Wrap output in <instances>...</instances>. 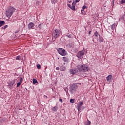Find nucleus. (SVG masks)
Instances as JSON below:
<instances>
[{
    "instance_id": "f257e3e1",
    "label": "nucleus",
    "mask_w": 125,
    "mask_h": 125,
    "mask_svg": "<svg viewBox=\"0 0 125 125\" xmlns=\"http://www.w3.org/2000/svg\"><path fill=\"white\" fill-rule=\"evenodd\" d=\"M77 69L79 72H82L83 73H84V72H87V71L89 70L88 66L85 64L78 65Z\"/></svg>"
},
{
    "instance_id": "f03ea898",
    "label": "nucleus",
    "mask_w": 125,
    "mask_h": 125,
    "mask_svg": "<svg viewBox=\"0 0 125 125\" xmlns=\"http://www.w3.org/2000/svg\"><path fill=\"white\" fill-rule=\"evenodd\" d=\"M14 11H15V8L12 6L9 7L6 10V16L10 18V17L12 16V14H13V12H14Z\"/></svg>"
},
{
    "instance_id": "7ed1b4c3",
    "label": "nucleus",
    "mask_w": 125,
    "mask_h": 125,
    "mask_svg": "<svg viewBox=\"0 0 125 125\" xmlns=\"http://www.w3.org/2000/svg\"><path fill=\"white\" fill-rule=\"evenodd\" d=\"M60 34H61V31L58 29H55L54 31L53 32L52 37L56 39V38H58V37L60 36Z\"/></svg>"
},
{
    "instance_id": "20e7f679",
    "label": "nucleus",
    "mask_w": 125,
    "mask_h": 125,
    "mask_svg": "<svg viewBox=\"0 0 125 125\" xmlns=\"http://www.w3.org/2000/svg\"><path fill=\"white\" fill-rule=\"evenodd\" d=\"M57 51L60 55H62V56H65L67 55V51L63 48H59L57 49Z\"/></svg>"
},
{
    "instance_id": "39448f33",
    "label": "nucleus",
    "mask_w": 125,
    "mask_h": 125,
    "mask_svg": "<svg viewBox=\"0 0 125 125\" xmlns=\"http://www.w3.org/2000/svg\"><path fill=\"white\" fill-rule=\"evenodd\" d=\"M77 89H78V86L77 84H73L70 87V92L73 94L75 92V90H77Z\"/></svg>"
},
{
    "instance_id": "423d86ee",
    "label": "nucleus",
    "mask_w": 125,
    "mask_h": 125,
    "mask_svg": "<svg viewBox=\"0 0 125 125\" xmlns=\"http://www.w3.org/2000/svg\"><path fill=\"white\" fill-rule=\"evenodd\" d=\"M15 83V81H9L7 83L8 84V87L9 88H10L11 89H12L14 86V83Z\"/></svg>"
},
{
    "instance_id": "0eeeda50",
    "label": "nucleus",
    "mask_w": 125,
    "mask_h": 125,
    "mask_svg": "<svg viewBox=\"0 0 125 125\" xmlns=\"http://www.w3.org/2000/svg\"><path fill=\"white\" fill-rule=\"evenodd\" d=\"M67 6L71 8L72 10H75L76 9V4L74 2H73L72 5L70 4H67Z\"/></svg>"
},
{
    "instance_id": "6e6552de",
    "label": "nucleus",
    "mask_w": 125,
    "mask_h": 125,
    "mask_svg": "<svg viewBox=\"0 0 125 125\" xmlns=\"http://www.w3.org/2000/svg\"><path fill=\"white\" fill-rule=\"evenodd\" d=\"M84 54V51H79L78 54H77V57L78 58H81L83 55Z\"/></svg>"
},
{
    "instance_id": "1a4fd4ad",
    "label": "nucleus",
    "mask_w": 125,
    "mask_h": 125,
    "mask_svg": "<svg viewBox=\"0 0 125 125\" xmlns=\"http://www.w3.org/2000/svg\"><path fill=\"white\" fill-rule=\"evenodd\" d=\"M83 102H80L79 104H78L77 106V109L79 111H80V110L82 108V106H83Z\"/></svg>"
},
{
    "instance_id": "9d476101",
    "label": "nucleus",
    "mask_w": 125,
    "mask_h": 125,
    "mask_svg": "<svg viewBox=\"0 0 125 125\" xmlns=\"http://www.w3.org/2000/svg\"><path fill=\"white\" fill-rule=\"evenodd\" d=\"M106 79L107 82L111 83L112 81H113V76L111 75H109L106 77Z\"/></svg>"
},
{
    "instance_id": "9b49d317",
    "label": "nucleus",
    "mask_w": 125,
    "mask_h": 125,
    "mask_svg": "<svg viewBox=\"0 0 125 125\" xmlns=\"http://www.w3.org/2000/svg\"><path fill=\"white\" fill-rule=\"evenodd\" d=\"M69 72H70V74H72V75H75V74H76V73L78 72V69H77V68L70 69Z\"/></svg>"
},
{
    "instance_id": "f8f14e48",
    "label": "nucleus",
    "mask_w": 125,
    "mask_h": 125,
    "mask_svg": "<svg viewBox=\"0 0 125 125\" xmlns=\"http://www.w3.org/2000/svg\"><path fill=\"white\" fill-rule=\"evenodd\" d=\"M34 27H35V24L33 22H30L28 24V29L31 30V29H34Z\"/></svg>"
},
{
    "instance_id": "ddd939ff",
    "label": "nucleus",
    "mask_w": 125,
    "mask_h": 125,
    "mask_svg": "<svg viewBox=\"0 0 125 125\" xmlns=\"http://www.w3.org/2000/svg\"><path fill=\"white\" fill-rule=\"evenodd\" d=\"M63 61H64V62H66V63H68V62H69V58H67L66 57H63Z\"/></svg>"
},
{
    "instance_id": "4468645a",
    "label": "nucleus",
    "mask_w": 125,
    "mask_h": 125,
    "mask_svg": "<svg viewBox=\"0 0 125 125\" xmlns=\"http://www.w3.org/2000/svg\"><path fill=\"white\" fill-rule=\"evenodd\" d=\"M58 108L57 106H54V107H53L52 108V111H53V112H57V110H58Z\"/></svg>"
},
{
    "instance_id": "2eb2a0df",
    "label": "nucleus",
    "mask_w": 125,
    "mask_h": 125,
    "mask_svg": "<svg viewBox=\"0 0 125 125\" xmlns=\"http://www.w3.org/2000/svg\"><path fill=\"white\" fill-rule=\"evenodd\" d=\"M58 2V0H51V3L52 4H55V3H57Z\"/></svg>"
},
{
    "instance_id": "dca6fc26",
    "label": "nucleus",
    "mask_w": 125,
    "mask_h": 125,
    "mask_svg": "<svg viewBox=\"0 0 125 125\" xmlns=\"http://www.w3.org/2000/svg\"><path fill=\"white\" fill-rule=\"evenodd\" d=\"M60 70L63 72V71H65V70H66V67L64 66H62L60 68Z\"/></svg>"
},
{
    "instance_id": "f3484780",
    "label": "nucleus",
    "mask_w": 125,
    "mask_h": 125,
    "mask_svg": "<svg viewBox=\"0 0 125 125\" xmlns=\"http://www.w3.org/2000/svg\"><path fill=\"white\" fill-rule=\"evenodd\" d=\"M4 24H5V22L4 21H0V27H2Z\"/></svg>"
},
{
    "instance_id": "a211bd4d",
    "label": "nucleus",
    "mask_w": 125,
    "mask_h": 125,
    "mask_svg": "<svg viewBox=\"0 0 125 125\" xmlns=\"http://www.w3.org/2000/svg\"><path fill=\"white\" fill-rule=\"evenodd\" d=\"M32 81L34 84H36L38 83V81L36 79H33Z\"/></svg>"
},
{
    "instance_id": "6ab92c4d",
    "label": "nucleus",
    "mask_w": 125,
    "mask_h": 125,
    "mask_svg": "<svg viewBox=\"0 0 125 125\" xmlns=\"http://www.w3.org/2000/svg\"><path fill=\"white\" fill-rule=\"evenodd\" d=\"M115 27H116V24H113L112 25H111V29H112V30H115Z\"/></svg>"
},
{
    "instance_id": "aec40b11",
    "label": "nucleus",
    "mask_w": 125,
    "mask_h": 125,
    "mask_svg": "<svg viewBox=\"0 0 125 125\" xmlns=\"http://www.w3.org/2000/svg\"><path fill=\"white\" fill-rule=\"evenodd\" d=\"M16 60H21V56H17L16 57Z\"/></svg>"
},
{
    "instance_id": "412c9836",
    "label": "nucleus",
    "mask_w": 125,
    "mask_h": 125,
    "mask_svg": "<svg viewBox=\"0 0 125 125\" xmlns=\"http://www.w3.org/2000/svg\"><path fill=\"white\" fill-rule=\"evenodd\" d=\"M70 103H75V99H71L70 100Z\"/></svg>"
},
{
    "instance_id": "4be33fe9",
    "label": "nucleus",
    "mask_w": 125,
    "mask_h": 125,
    "mask_svg": "<svg viewBox=\"0 0 125 125\" xmlns=\"http://www.w3.org/2000/svg\"><path fill=\"white\" fill-rule=\"evenodd\" d=\"M94 35L95 37H98V36H99V34H98V32L97 31H96L94 33Z\"/></svg>"
},
{
    "instance_id": "5701e85b",
    "label": "nucleus",
    "mask_w": 125,
    "mask_h": 125,
    "mask_svg": "<svg viewBox=\"0 0 125 125\" xmlns=\"http://www.w3.org/2000/svg\"><path fill=\"white\" fill-rule=\"evenodd\" d=\"M74 3H77L78 2H80V0H73V2Z\"/></svg>"
},
{
    "instance_id": "b1692460",
    "label": "nucleus",
    "mask_w": 125,
    "mask_h": 125,
    "mask_svg": "<svg viewBox=\"0 0 125 125\" xmlns=\"http://www.w3.org/2000/svg\"><path fill=\"white\" fill-rule=\"evenodd\" d=\"M21 83H20V82H18L17 83V87H19V86H20V85H21Z\"/></svg>"
},
{
    "instance_id": "393cba45",
    "label": "nucleus",
    "mask_w": 125,
    "mask_h": 125,
    "mask_svg": "<svg viewBox=\"0 0 125 125\" xmlns=\"http://www.w3.org/2000/svg\"><path fill=\"white\" fill-rule=\"evenodd\" d=\"M121 4H124V3H125V0H122L121 1Z\"/></svg>"
},
{
    "instance_id": "a878e982",
    "label": "nucleus",
    "mask_w": 125,
    "mask_h": 125,
    "mask_svg": "<svg viewBox=\"0 0 125 125\" xmlns=\"http://www.w3.org/2000/svg\"><path fill=\"white\" fill-rule=\"evenodd\" d=\"M22 82H23V78H21V79H20L19 83H22Z\"/></svg>"
},
{
    "instance_id": "bb28decb",
    "label": "nucleus",
    "mask_w": 125,
    "mask_h": 125,
    "mask_svg": "<svg viewBox=\"0 0 125 125\" xmlns=\"http://www.w3.org/2000/svg\"><path fill=\"white\" fill-rule=\"evenodd\" d=\"M91 124V122L89 120H88V122L87 123L86 125H90Z\"/></svg>"
},
{
    "instance_id": "cd10ccee",
    "label": "nucleus",
    "mask_w": 125,
    "mask_h": 125,
    "mask_svg": "<svg viewBox=\"0 0 125 125\" xmlns=\"http://www.w3.org/2000/svg\"><path fill=\"white\" fill-rule=\"evenodd\" d=\"M37 69H41V65L37 64Z\"/></svg>"
},
{
    "instance_id": "c85d7f7f",
    "label": "nucleus",
    "mask_w": 125,
    "mask_h": 125,
    "mask_svg": "<svg viewBox=\"0 0 125 125\" xmlns=\"http://www.w3.org/2000/svg\"><path fill=\"white\" fill-rule=\"evenodd\" d=\"M8 25H5V26H4V30H5L6 29V28H8Z\"/></svg>"
},
{
    "instance_id": "c756f323",
    "label": "nucleus",
    "mask_w": 125,
    "mask_h": 125,
    "mask_svg": "<svg viewBox=\"0 0 125 125\" xmlns=\"http://www.w3.org/2000/svg\"><path fill=\"white\" fill-rule=\"evenodd\" d=\"M82 8H83V9H85V8H86V6H83V7H82Z\"/></svg>"
},
{
    "instance_id": "7c9ffc66",
    "label": "nucleus",
    "mask_w": 125,
    "mask_h": 125,
    "mask_svg": "<svg viewBox=\"0 0 125 125\" xmlns=\"http://www.w3.org/2000/svg\"><path fill=\"white\" fill-rule=\"evenodd\" d=\"M84 11V9L82 8V9H81V12L83 13V12Z\"/></svg>"
},
{
    "instance_id": "2f4dec72",
    "label": "nucleus",
    "mask_w": 125,
    "mask_h": 125,
    "mask_svg": "<svg viewBox=\"0 0 125 125\" xmlns=\"http://www.w3.org/2000/svg\"><path fill=\"white\" fill-rule=\"evenodd\" d=\"M59 67H57L56 68V69L57 70V71H59Z\"/></svg>"
},
{
    "instance_id": "473e14b6",
    "label": "nucleus",
    "mask_w": 125,
    "mask_h": 125,
    "mask_svg": "<svg viewBox=\"0 0 125 125\" xmlns=\"http://www.w3.org/2000/svg\"><path fill=\"white\" fill-rule=\"evenodd\" d=\"M59 101H60L62 103L63 102V100H62V99H60Z\"/></svg>"
},
{
    "instance_id": "72a5a7b5",
    "label": "nucleus",
    "mask_w": 125,
    "mask_h": 125,
    "mask_svg": "<svg viewBox=\"0 0 125 125\" xmlns=\"http://www.w3.org/2000/svg\"><path fill=\"white\" fill-rule=\"evenodd\" d=\"M38 27L40 28V29H41L42 28L41 24H39Z\"/></svg>"
},
{
    "instance_id": "f704fd0d",
    "label": "nucleus",
    "mask_w": 125,
    "mask_h": 125,
    "mask_svg": "<svg viewBox=\"0 0 125 125\" xmlns=\"http://www.w3.org/2000/svg\"><path fill=\"white\" fill-rule=\"evenodd\" d=\"M44 98H47V96L44 95Z\"/></svg>"
},
{
    "instance_id": "c9c22d12",
    "label": "nucleus",
    "mask_w": 125,
    "mask_h": 125,
    "mask_svg": "<svg viewBox=\"0 0 125 125\" xmlns=\"http://www.w3.org/2000/svg\"><path fill=\"white\" fill-rule=\"evenodd\" d=\"M68 2H69V3H71L72 2V1L71 0H68Z\"/></svg>"
},
{
    "instance_id": "e433bc0d",
    "label": "nucleus",
    "mask_w": 125,
    "mask_h": 125,
    "mask_svg": "<svg viewBox=\"0 0 125 125\" xmlns=\"http://www.w3.org/2000/svg\"><path fill=\"white\" fill-rule=\"evenodd\" d=\"M91 33V31H89V35H90Z\"/></svg>"
},
{
    "instance_id": "4c0bfd02",
    "label": "nucleus",
    "mask_w": 125,
    "mask_h": 125,
    "mask_svg": "<svg viewBox=\"0 0 125 125\" xmlns=\"http://www.w3.org/2000/svg\"><path fill=\"white\" fill-rule=\"evenodd\" d=\"M100 42H102V41H100Z\"/></svg>"
},
{
    "instance_id": "58836bf2",
    "label": "nucleus",
    "mask_w": 125,
    "mask_h": 125,
    "mask_svg": "<svg viewBox=\"0 0 125 125\" xmlns=\"http://www.w3.org/2000/svg\"><path fill=\"white\" fill-rule=\"evenodd\" d=\"M80 85H81V83H79Z\"/></svg>"
}]
</instances>
